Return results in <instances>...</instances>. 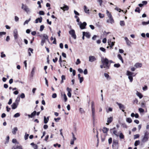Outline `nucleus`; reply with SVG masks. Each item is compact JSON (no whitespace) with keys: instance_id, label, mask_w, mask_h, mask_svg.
<instances>
[{"instance_id":"1","label":"nucleus","mask_w":149,"mask_h":149,"mask_svg":"<svg viewBox=\"0 0 149 149\" xmlns=\"http://www.w3.org/2000/svg\"><path fill=\"white\" fill-rule=\"evenodd\" d=\"M101 62L103 65H104V68H106L108 69H109L110 67V64H109V60L107 58H102Z\"/></svg>"},{"instance_id":"2","label":"nucleus","mask_w":149,"mask_h":149,"mask_svg":"<svg viewBox=\"0 0 149 149\" xmlns=\"http://www.w3.org/2000/svg\"><path fill=\"white\" fill-rule=\"evenodd\" d=\"M149 138V132L146 131L145 132L144 135L143 136V138L141 140V141L143 143L147 141Z\"/></svg>"},{"instance_id":"3","label":"nucleus","mask_w":149,"mask_h":149,"mask_svg":"<svg viewBox=\"0 0 149 149\" xmlns=\"http://www.w3.org/2000/svg\"><path fill=\"white\" fill-rule=\"evenodd\" d=\"M126 74L128 76V78L130 80V81L132 82L133 80V77L135 76L136 74H134V72L128 70L127 71Z\"/></svg>"},{"instance_id":"4","label":"nucleus","mask_w":149,"mask_h":149,"mask_svg":"<svg viewBox=\"0 0 149 149\" xmlns=\"http://www.w3.org/2000/svg\"><path fill=\"white\" fill-rule=\"evenodd\" d=\"M46 40L49 41L48 36L47 35H46L45 34H44L43 38H42V40L40 43V44L41 46H43L44 43L45 42Z\"/></svg>"},{"instance_id":"5","label":"nucleus","mask_w":149,"mask_h":149,"mask_svg":"<svg viewBox=\"0 0 149 149\" xmlns=\"http://www.w3.org/2000/svg\"><path fill=\"white\" fill-rule=\"evenodd\" d=\"M113 149H118V143L117 140H113L112 144Z\"/></svg>"},{"instance_id":"6","label":"nucleus","mask_w":149,"mask_h":149,"mask_svg":"<svg viewBox=\"0 0 149 149\" xmlns=\"http://www.w3.org/2000/svg\"><path fill=\"white\" fill-rule=\"evenodd\" d=\"M77 24L79 26L80 28L81 29H85L87 25V24L85 22H84L83 23L80 22Z\"/></svg>"},{"instance_id":"7","label":"nucleus","mask_w":149,"mask_h":149,"mask_svg":"<svg viewBox=\"0 0 149 149\" xmlns=\"http://www.w3.org/2000/svg\"><path fill=\"white\" fill-rule=\"evenodd\" d=\"M69 33L71 35V36L74 39H76V35L75 31L73 29H72L69 31Z\"/></svg>"},{"instance_id":"8","label":"nucleus","mask_w":149,"mask_h":149,"mask_svg":"<svg viewBox=\"0 0 149 149\" xmlns=\"http://www.w3.org/2000/svg\"><path fill=\"white\" fill-rule=\"evenodd\" d=\"M116 104L118 106L120 109V110H121L123 112H124L125 111L124 109L125 108V106L121 103H118V102H116Z\"/></svg>"},{"instance_id":"9","label":"nucleus","mask_w":149,"mask_h":149,"mask_svg":"<svg viewBox=\"0 0 149 149\" xmlns=\"http://www.w3.org/2000/svg\"><path fill=\"white\" fill-rule=\"evenodd\" d=\"M18 32L17 29H15L13 31V36L15 40H16L18 38Z\"/></svg>"},{"instance_id":"10","label":"nucleus","mask_w":149,"mask_h":149,"mask_svg":"<svg viewBox=\"0 0 149 149\" xmlns=\"http://www.w3.org/2000/svg\"><path fill=\"white\" fill-rule=\"evenodd\" d=\"M96 60V59L94 56H90L89 57V61L90 62H92Z\"/></svg>"},{"instance_id":"11","label":"nucleus","mask_w":149,"mask_h":149,"mask_svg":"<svg viewBox=\"0 0 149 149\" xmlns=\"http://www.w3.org/2000/svg\"><path fill=\"white\" fill-rule=\"evenodd\" d=\"M67 90L68 92L67 95L68 97H70L71 96V92L72 91V89L71 88L67 87Z\"/></svg>"},{"instance_id":"12","label":"nucleus","mask_w":149,"mask_h":149,"mask_svg":"<svg viewBox=\"0 0 149 149\" xmlns=\"http://www.w3.org/2000/svg\"><path fill=\"white\" fill-rule=\"evenodd\" d=\"M15 40L16 42L17 43L19 47H21V45L22 44V39L21 38L18 39H17V38L16 40Z\"/></svg>"},{"instance_id":"13","label":"nucleus","mask_w":149,"mask_h":149,"mask_svg":"<svg viewBox=\"0 0 149 149\" xmlns=\"http://www.w3.org/2000/svg\"><path fill=\"white\" fill-rule=\"evenodd\" d=\"M36 111H34L31 114H28V116L29 118H32L36 115Z\"/></svg>"},{"instance_id":"14","label":"nucleus","mask_w":149,"mask_h":149,"mask_svg":"<svg viewBox=\"0 0 149 149\" xmlns=\"http://www.w3.org/2000/svg\"><path fill=\"white\" fill-rule=\"evenodd\" d=\"M83 33L85 35V36L88 38H90L91 36V34L89 32H85L84 31L83 32Z\"/></svg>"},{"instance_id":"15","label":"nucleus","mask_w":149,"mask_h":149,"mask_svg":"<svg viewBox=\"0 0 149 149\" xmlns=\"http://www.w3.org/2000/svg\"><path fill=\"white\" fill-rule=\"evenodd\" d=\"M107 23L110 22L111 24H113L114 22V20L112 17L109 18V19L107 20Z\"/></svg>"},{"instance_id":"16","label":"nucleus","mask_w":149,"mask_h":149,"mask_svg":"<svg viewBox=\"0 0 149 149\" xmlns=\"http://www.w3.org/2000/svg\"><path fill=\"white\" fill-rule=\"evenodd\" d=\"M18 105V104H17L16 103H13V104L11 105V107L12 109H15L17 107Z\"/></svg>"},{"instance_id":"17","label":"nucleus","mask_w":149,"mask_h":149,"mask_svg":"<svg viewBox=\"0 0 149 149\" xmlns=\"http://www.w3.org/2000/svg\"><path fill=\"white\" fill-rule=\"evenodd\" d=\"M42 20V17H38L35 20V23H37L39 22L40 23L41 22Z\"/></svg>"},{"instance_id":"18","label":"nucleus","mask_w":149,"mask_h":149,"mask_svg":"<svg viewBox=\"0 0 149 149\" xmlns=\"http://www.w3.org/2000/svg\"><path fill=\"white\" fill-rule=\"evenodd\" d=\"M147 3V2L146 1H143L142 2V3H140L139 4V7H141L144 5H146Z\"/></svg>"},{"instance_id":"19","label":"nucleus","mask_w":149,"mask_h":149,"mask_svg":"<svg viewBox=\"0 0 149 149\" xmlns=\"http://www.w3.org/2000/svg\"><path fill=\"white\" fill-rule=\"evenodd\" d=\"M69 8L68 6L65 4H63V6L61 7V9H68Z\"/></svg>"},{"instance_id":"20","label":"nucleus","mask_w":149,"mask_h":149,"mask_svg":"<svg viewBox=\"0 0 149 149\" xmlns=\"http://www.w3.org/2000/svg\"><path fill=\"white\" fill-rule=\"evenodd\" d=\"M136 95L138 97H139L140 99L142 98L143 97V95L142 94L138 91H137L136 92Z\"/></svg>"},{"instance_id":"21","label":"nucleus","mask_w":149,"mask_h":149,"mask_svg":"<svg viewBox=\"0 0 149 149\" xmlns=\"http://www.w3.org/2000/svg\"><path fill=\"white\" fill-rule=\"evenodd\" d=\"M109 130V129L105 127H104L103 128V129L102 130V131L103 133L107 134L108 131Z\"/></svg>"},{"instance_id":"22","label":"nucleus","mask_w":149,"mask_h":149,"mask_svg":"<svg viewBox=\"0 0 149 149\" xmlns=\"http://www.w3.org/2000/svg\"><path fill=\"white\" fill-rule=\"evenodd\" d=\"M18 130V129L17 127H15L13 128L12 131V133L13 134H16V132Z\"/></svg>"},{"instance_id":"23","label":"nucleus","mask_w":149,"mask_h":149,"mask_svg":"<svg viewBox=\"0 0 149 149\" xmlns=\"http://www.w3.org/2000/svg\"><path fill=\"white\" fill-rule=\"evenodd\" d=\"M125 40L126 41V43L128 45H130V44L131 43V42L128 40L127 38L125 37L124 38Z\"/></svg>"},{"instance_id":"24","label":"nucleus","mask_w":149,"mask_h":149,"mask_svg":"<svg viewBox=\"0 0 149 149\" xmlns=\"http://www.w3.org/2000/svg\"><path fill=\"white\" fill-rule=\"evenodd\" d=\"M113 121V117H110L109 118H108L107 120V122L109 123H111Z\"/></svg>"},{"instance_id":"25","label":"nucleus","mask_w":149,"mask_h":149,"mask_svg":"<svg viewBox=\"0 0 149 149\" xmlns=\"http://www.w3.org/2000/svg\"><path fill=\"white\" fill-rule=\"evenodd\" d=\"M104 76L106 78L107 80H110L111 79V77H110L109 75L107 73H104Z\"/></svg>"},{"instance_id":"26","label":"nucleus","mask_w":149,"mask_h":149,"mask_svg":"<svg viewBox=\"0 0 149 149\" xmlns=\"http://www.w3.org/2000/svg\"><path fill=\"white\" fill-rule=\"evenodd\" d=\"M36 68L35 67H33L31 72V75L32 77L33 76V75L35 73V70Z\"/></svg>"},{"instance_id":"27","label":"nucleus","mask_w":149,"mask_h":149,"mask_svg":"<svg viewBox=\"0 0 149 149\" xmlns=\"http://www.w3.org/2000/svg\"><path fill=\"white\" fill-rule=\"evenodd\" d=\"M22 8L23 9H28V7L26 5H24L23 3L22 4Z\"/></svg>"},{"instance_id":"28","label":"nucleus","mask_w":149,"mask_h":149,"mask_svg":"<svg viewBox=\"0 0 149 149\" xmlns=\"http://www.w3.org/2000/svg\"><path fill=\"white\" fill-rule=\"evenodd\" d=\"M20 98L19 96H18V97H17L16 98L15 100V102L17 104H18L19 103V102L20 101Z\"/></svg>"},{"instance_id":"29","label":"nucleus","mask_w":149,"mask_h":149,"mask_svg":"<svg viewBox=\"0 0 149 149\" xmlns=\"http://www.w3.org/2000/svg\"><path fill=\"white\" fill-rule=\"evenodd\" d=\"M142 65L141 63H138L135 64V66L137 68L141 67L142 66Z\"/></svg>"},{"instance_id":"30","label":"nucleus","mask_w":149,"mask_h":149,"mask_svg":"<svg viewBox=\"0 0 149 149\" xmlns=\"http://www.w3.org/2000/svg\"><path fill=\"white\" fill-rule=\"evenodd\" d=\"M6 32L4 31H2L0 32V38H2L3 35H5Z\"/></svg>"},{"instance_id":"31","label":"nucleus","mask_w":149,"mask_h":149,"mask_svg":"<svg viewBox=\"0 0 149 149\" xmlns=\"http://www.w3.org/2000/svg\"><path fill=\"white\" fill-rule=\"evenodd\" d=\"M107 14L108 16V17L109 18H111L112 17V15L111 14V13H110L108 10H107Z\"/></svg>"},{"instance_id":"32","label":"nucleus","mask_w":149,"mask_h":149,"mask_svg":"<svg viewBox=\"0 0 149 149\" xmlns=\"http://www.w3.org/2000/svg\"><path fill=\"white\" fill-rule=\"evenodd\" d=\"M126 121L129 123H131L132 122V120L130 118H127L126 119Z\"/></svg>"},{"instance_id":"33","label":"nucleus","mask_w":149,"mask_h":149,"mask_svg":"<svg viewBox=\"0 0 149 149\" xmlns=\"http://www.w3.org/2000/svg\"><path fill=\"white\" fill-rule=\"evenodd\" d=\"M12 149H23L21 146H17L16 147H13Z\"/></svg>"},{"instance_id":"34","label":"nucleus","mask_w":149,"mask_h":149,"mask_svg":"<svg viewBox=\"0 0 149 149\" xmlns=\"http://www.w3.org/2000/svg\"><path fill=\"white\" fill-rule=\"evenodd\" d=\"M62 98H63L65 102H66L67 100V98L65 93H64L63 97L62 96Z\"/></svg>"},{"instance_id":"35","label":"nucleus","mask_w":149,"mask_h":149,"mask_svg":"<svg viewBox=\"0 0 149 149\" xmlns=\"http://www.w3.org/2000/svg\"><path fill=\"white\" fill-rule=\"evenodd\" d=\"M10 139L9 136H8L6 139V141L5 143V144H7L8 143L9 141V140Z\"/></svg>"},{"instance_id":"36","label":"nucleus","mask_w":149,"mask_h":149,"mask_svg":"<svg viewBox=\"0 0 149 149\" xmlns=\"http://www.w3.org/2000/svg\"><path fill=\"white\" fill-rule=\"evenodd\" d=\"M93 122H94L95 120V111H92Z\"/></svg>"},{"instance_id":"37","label":"nucleus","mask_w":149,"mask_h":149,"mask_svg":"<svg viewBox=\"0 0 149 149\" xmlns=\"http://www.w3.org/2000/svg\"><path fill=\"white\" fill-rule=\"evenodd\" d=\"M140 143V141L139 140H137L135 141L134 143V146H137L138 145H139Z\"/></svg>"},{"instance_id":"38","label":"nucleus","mask_w":149,"mask_h":149,"mask_svg":"<svg viewBox=\"0 0 149 149\" xmlns=\"http://www.w3.org/2000/svg\"><path fill=\"white\" fill-rule=\"evenodd\" d=\"M20 116V114L19 113H15L13 116L14 117L17 118L19 117Z\"/></svg>"},{"instance_id":"39","label":"nucleus","mask_w":149,"mask_h":149,"mask_svg":"<svg viewBox=\"0 0 149 149\" xmlns=\"http://www.w3.org/2000/svg\"><path fill=\"white\" fill-rule=\"evenodd\" d=\"M120 25L121 26H124L125 25V23L124 21H121L120 22Z\"/></svg>"},{"instance_id":"40","label":"nucleus","mask_w":149,"mask_h":149,"mask_svg":"<svg viewBox=\"0 0 149 149\" xmlns=\"http://www.w3.org/2000/svg\"><path fill=\"white\" fill-rule=\"evenodd\" d=\"M120 124H121V126H122L124 128H126L127 127V125L125 123H120Z\"/></svg>"},{"instance_id":"41","label":"nucleus","mask_w":149,"mask_h":149,"mask_svg":"<svg viewBox=\"0 0 149 149\" xmlns=\"http://www.w3.org/2000/svg\"><path fill=\"white\" fill-rule=\"evenodd\" d=\"M48 121L46 119V117L45 116H44V122L45 124H47Z\"/></svg>"},{"instance_id":"42","label":"nucleus","mask_w":149,"mask_h":149,"mask_svg":"<svg viewBox=\"0 0 149 149\" xmlns=\"http://www.w3.org/2000/svg\"><path fill=\"white\" fill-rule=\"evenodd\" d=\"M31 18H30L28 20H26L24 23V25H25L26 24H28L29 22L31 20Z\"/></svg>"},{"instance_id":"43","label":"nucleus","mask_w":149,"mask_h":149,"mask_svg":"<svg viewBox=\"0 0 149 149\" xmlns=\"http://www.w3.org/2000/svg\"><path fill=\"white\" fill-rule=\"evenodd\" d=\"M119 137L121 139H123L124 138V136L122 133H120L119 134Z\"/></svg>"},{"instance_id":"44","label":"nucleus","mask_w":149,"mask_h":149,"mask_svg":"<svg viewBox=\"0 0 149 149\" xmlns=\"http://www.w3.org/2000/svg\"><path fill=\"white\" fill-rule=\"evenodd\" d=\"M120 64L119 63L115 64L114 65V66L115 67H116L117 68H118L120 67Z\"/></svg>"},{"instance_id":"45","label":"nucleus","mask_w":149,"mask_h":149,"mask_svg":"<svg viewBox=\"0 0 149 149\" xmlns=\"http://www.w3.org/2000/svg\"><path fill=\"white\" fill-rule=\"evenodd\" d=\"M44 26L43 25H41L40 26V31H42L44 29Z\"/></svg>"},{"instance_id":"46","label":"nucleus","mask_w":149,"mask_h":149,"mask_svg":"<svg viewBox=\"0 0 149 149\" xmlns=\"http://www.w3.org/2000/svg\"><path fill=\"white\" fill-rule=\"evenodd\" d=\"M99 15L100 17L101 18H103L104 17V14H101L100 13H99Z\"/></svg>"},{"instance_id":"47","label":"nucleus","mask_w":149,"mask_h":149,"mask_svg":"<svg viewBox=\"0 0 149 149\" xmlns=\"http://www.w3.org/2000/svg\"><path fill=\"white\" fill-rule=\"evenodd\" d=\"M100 50L102 51V52H106V49L103 47H100Z\"/></svg>"},{"instance_id":"48","label":"nucleus","mask_w":149,"mask_h":149,"mask_svg":"<svg viewBox=\"0 0 149 149\" xmlns=\"http://www.w3.org/2000/svg\"><path fill=\"white\" fill-rule=\"evenodd\" d=\"M62 61H63L62 60L61 56H60V57H59V62L60 64L61 67L62 66L61 63V62H62Z\"/></svg>"},{"instance_id":"49","label":"nucleus","mask_w":149,"mask_h":149,"mask_svg":"<svg viewBox=\"0 0 149 149\" xmlns=\"http://www.w3.org/2000/svg\"><path fill=\"white\" fill-rule=\"evenodd\" d=\"M79 111L82 114L84 113V111L83 109L82 108H80L79 109Z\"/></svg>"},{"instance_id":"50","label":"nucleus","mask_w":149,"mask_h":149,"mask_svg":"<svg viewBox=\"0 0 149 149\" xmlns=\"http://www.w3.org/2000/svg\"><path fill=\"white\" fill-rule=\"evenodd\" d=\"M29 136V134H27L26 133H25L24 136V139L25 140H26L28 139Z\"/></svg>"},{"instance_id":"51","label":"nucleus","mask_w":149,"mask_h":149,"mask_svg":"<svg viewBox=\"0 0 149 149\" xmlns=\"http://www.w3.org/2000/svg\"><path fill=\"white\" fill-rule=\"evenodd\" d=\"M6 56V55L4 54L3 52H2L1 53V58H4V57H5Z\"/></svg>"},{"instance_id":"52","label":"nucleus","mask_w":149,"mask_h":149,"mask_svg":"<svg viewBox=\"0 0 149 149\" xmlns=\"http://www.w3.org/2000/svg\"><path fill=\"white\" fill-rule=\"evenodd\" d=\"M139 135L138 134H136L134 135V139H136L139 137Z\"/></svg>"},{"instance_id":"53","label":"nucleus","mask_w":149,"mask_h":149,"mask_svg":"<svg viewBox=\"0 0 149 149\" xmlns=\"http://www.w3.org/2000/svg\"><path fill=\"white\" fill-rule=\"evenodd\" d=\"M97 1L98 3H99V4L100 6H101L103 2V1L102 0H97Z\"/></svg>"},{"instance_id":"54","label":"nucleus","mask_w":149,"mask_h":149,"mask_svg":"<svg viewBox=\"0 0 149 149\" xmlns=\"http://www.w3.org/2000/svg\"><path fill=\"white\" fill-rule=\"evenodd\" d=\"M142 24L143 25H146L147 24H148V22H142Z\"/></svg>"},{"instance_id":"55","label":"nucleus","mask_w":149,"mask_h":149,"mask_svg":"<svg viewBox=\"0 0 149 149\" xmlns=\"http://www.w3.org/2000/svg\"><path fill=\"white\" fill-rule=\"evenodd\" d=\"M117 132L116 130H114L113 131V134H115L116 136H118V135L116 134Z\"/></svg>"},{"instance_id":"56","label":"nucleus","mask_w":149,"mask_h":149,"mask_svg":"<svg viewBox=\"0 0 149 149\" xmlns=\"http://www.w3.org/2000/svg\"><path fill=\"white\" fill-rule=\"evenodd\" d=\"M81 63V61L79 59H77V61L76 62V65H78Z\"/></svg>"},{"instance_id":"57","label":"nucleus","mask_w":149,"mask_h":149,"mask_svg":"<svg viewBox=\"0 0 149 149\" xmlns=\"http://www.w3.org/2000/svg\"><path fill=\"white\" fill-rule=\"evenodd\" d=\"M61 118L60 117H58L57 118H54V120H55V121H56V122H58V120H61Z\"/></svg>"},{"instance_id":"58","label":"nucleus","mask_w":149,"mask_h":149,"mask_svg":"<svg viewBox=\"0 0 149 149\" xmlns=\"http://www.w3.org/2000/svg\"><path fill=\"white\" fill-rule=\"evenodd\" d=\"M20 97L21 98H24L25 97V95L24 93H22L20 95Z\"/></svg>"},{"instance_id":"59","label":"nucleus","mask_w":149,"mask_h":149,"mask_svg":"<svg viewBox=\"0 0 149 149\" xmlns=\"http://www.w3.org/2000/svg\"><path fill=\"white\" fill-rule=\"evenodd\" d=\"M139 111L141 113H143L144 111V110L142 108H139Z\"/></svg>"},{"instance_id":"60","label":"nucleus","mask_w":149,"mask_h":149,"mask_svg":"<svg viewBox=\"0 0 149 149\" xmlns=\"http://www.w3.org/2000/svg\"><path fill=\"white\" fill-rule=\"evenodd\" d=\"M108 142L109 144H111L112 142V138H110L108 139Z\"/></svg>"},{"instance_id":"61","label":"nucleus","mask_w":149,"mask_h":149,"mask_svg":"<svg viewBox=\"0 0 149 149\" xmlns=\"http://www.w3.org/2000/svg\"><path fill=\"white\" fill-rule=\"evenodd\" d=\"M148 88L147 86L145 85L143 87V90L144 91H145L147 90Z\"/></svg>"},{"instance_id":"62","label":"nucleus","mask_w":149,"mask_h":149,"mask_svg":"<svg viewBox=\"0 0 149 149\" xmlns=\"http://www.w3.org/2000/svg\"><path fill=\"white\" fill-rule=\"evenodd\" d=\"M52 97L53 98H56L57 97V95L56 93H53L52 95Z\"/></svg>"},{"instance_id":"63","label":"nucleus","mask_w":149,"mask_h":149,"mask_svg":"<svg viewBox=\"0 0 149 149\" xmlns=\"http://www.w3.org/2000/svg\"><path fill=\"white\" fill-rule=\"evenodd\" d=\"M10 40V37L9 36H7L6 37V41L8 42Z\"/></svg>"},{"instance_id":"64","label":"nucleus","mask_w":149,"mask_h":149,"mask_svg":"<svg viewBox=\"0 0 149 149\" xmlns=\"http://www.w3.org/2000/svg\"><path fill=\"white\" fill-rule=\"evenodd\" d=\"M49 137V135H47L45 137V139H44V140L46 142H48V139Z\"/></svg>"}]
</instances>
